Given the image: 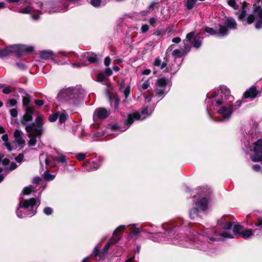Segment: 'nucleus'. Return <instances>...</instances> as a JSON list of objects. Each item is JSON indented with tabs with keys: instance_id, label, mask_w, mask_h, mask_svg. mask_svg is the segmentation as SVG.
<instances>
[{
	"instance_id": "nucleus-62",
	"label": "nucleus",
	"mask_w": 262,
	"mask_h": 262,
	"mask_svg": "<svg viewBox=\"0 0 262 262\" xmlns=\"http://www.w3.org/2000/svg\"><path fill=\"white\" fill-rule=\"evenodd\" d=\"M58 116H50L49 118V120L50 122H54L57 119V117Z\"/></svg>"
},
{
	"instance_id": "nucleus-24",
	"label": "nucleus",
	"mask_w": 262,
	"mask_h": 262,
	"mask_svg": "<svg viewBox=\"0 0 262 262\" xmlns=\"http://www.w3.org/2000/svg\"><path fill=\"white\" fill-rule=\"evenodd\" d=\"M108 98L111 106L117 109L120 102V99L118 95L116 94H109Z\"/></svg>"
},
{
	"instance_id": "nucleus-17",
	"label": "nucleus",
	"mask_w": 262,
	"mask_h": 262,
	"mask_svg": "<svg viewBox=\"0 0 262 262\" xmlns=\"http://www.w3.org/2000/svg\"><path fill=\"white\" fill-rule=\"evenodd\" d=\"M101 163L100 158H95L84 164V168L87 171H91L98 169Z\"/></svg>"
},
{
	"instance_id": "nucleus-4",
	"label": "nucleus",
	"mask_w": 262,
	"mask_h": 262,
	"mask_svg": "<svg viewBox=\"0 0 262 262\" xmlns=\"http://www.w3.org/2000/svg\"><path fill=\"white\" fill-rule=\"evenodd\" d=\"M226 216H223L218 221V225L224 230L219 232H217L216 230L213 231V235L215 236L219 235V237L217 238H206V239L207 240V243L204 242L202 244H200V246H197V248L200 249L201 250L206 251L208 249V244L210 243V242L224 239L226 238H232L234 237L233 235L228 231V230L232 228V223L231 222L227 221L226 220Z\"/></svg>"
},
{
	"instance_id": "nucleus-21",
	"label": "nucleus",
	"mask_w": 262,
	"mask_h": 262,
	"mask_svg": "<svg viewBox=\"0 0 262 262\" xmlns=\"http://www.w3.org/2000/svg\"><path fill=\"white\" fill-rule=\"evenodd\" d=\"M67 54L64 52H59L56 55L55 58L58 63L60 64H67L70 61L67 59Z\"/></svg>"
},
{
	"instance_id": "nucleus-28",
	"label": "nucleus",
	"mask_w": 262,
	"mask_h": 262,
	"mask_svg": "<svg viewBox=\"0 0 262 262\" xmlns=\"http://www.w3.org/2000/svg\"><path fill=\"white\" fill-rule=\"evenodd\" d=\"M97 81L99 82H102L103 84L107 85L108 81L107 79L104 75L103 73H99L97 74Z\"/></svg>"
},
{
	"instance_id": "nucleus-2",
	"label": "nucleus",
	"mask_w": 262,
	"mask_h": 262,
	"mask_svg": "<svg viewBox=\"0 0 262 262\" xmlns=\"http://www.w3.org/2000/svg\"><path fill=\"white\" fill-rule=\"evenodd\" d=\"M83 90L76 88H69L61 91L57 96V99L62 102H67L72 106H63L61 111L57 110L51 115H72L78 113L77 106L83 101Z\"/></svg>"
},
{
	"instance_id": "nucleus-7",
	"label": "nucleus",
	"mask_w": 262,
	"mask_h": 262,
	"mask_svg": "<svg viewBox=\"0 0 262 262\" xmlns=\"http://www.w3.org/2000/svg\"><path fill=\"white\" fill-rule=\"evenodd\" d=\"M39 204V201L34 198L20 201L16 211L17 216L19 218H23L26 215H33L36 213V205L38 206Z\"/></svg>"
},
{
	"instance_id": "nucleus-45",
	"label": "nucleus",
	"mask_w": 262,
	"mask_h": 262,
	"mask_svg": "<svg viewBox=\"0 0 262 262\" xmlns=\"http://www.w3.org/2000/svg\"><path fill=\"white\" fill-rule=\"evenodd\" d=\"M12 91V88L11 86H7L3 89V92L5 94H9L11 93Z\"/></svg>"
},
{
	"instance_id": "nucleus-38",
	"label": "nucleus",
	"mask_w": 262,
	"mask_h": 262,
	"mask_svg": "<svg viewBox=\"0 0 262 262\" xmlns=\"http://www.w3.org/2000/svg\"><path fill=\"white\" fill-rule=\"evenodd\" d=\"M17 104V101L14 99H11L9 100L7 102V105L8 107H13Z\"/></svg>"
},
{
	"instance_id": "nucleus-37",
	"label": "nucleus",
	"mask_w": 262,
	"mask_h": 262,
	"mask_svg": "<svg viewBox=\"0 0 262 262\" xmlns=\"http://www.w3.org/2000/svg\"><path fill=\"white\" fill-rule=\"evenodd\" d=\"M34 190L33 189V187L31 186H29L28 187H26L24 188L23 189V193L25 195H28L30 194L32 192H33Z\"/></svg>"
},
{
	"instance_id": "nucleus-20",
	"label": "nucleus",
	"mask_w": 262,
	"mask_h": 262,
	"mask_svg": "<svg viewBox=\"0 0 262 262\" xmlns=\"http://www.w3.org/2000/svg\"><path fill=\"white\" fill-rule=\"evenodd\" d=\"M15 140L17 143V146L20 148L25 145V141L24 139V133L19 129H16L14 133Z\"/></svg>"
},
{
	"instance_id": "nucleus-34",
	"label": "nucleus",
	"mask_w": 262,
	"mask_h": 262,
	"mask_svg": "<svg viewBox=\"0 0 262 262\" xmlns=\"http://www.w3.org/2000/svg\"><path fill=\"white\" fill-rule=\"evenodd\" d=\"M227 3L229 6L235 10H237L239 8V6L236 4L235 0H228Z\"/></svg>"
},
{
	"instance_id": "nucleus-32",
	"label": "nucleus",
	"mask_w": 262,
	"mask_h": 262,
	"mask_svg": "<svg viewBox=\"0 0 262 262\" xmlns=\"http://www.w3.org/2000/svg\"><path fill=\"white\" fill-rule=\"evenodd\" d=\"M87 59L90 63L96 62L97 61V55L94 53H92L87 57Z\"/></svg>"
},
{
	"instance_id": "nucleus-1",
	"label": "nucleus",
	"mask_w": 262,
	"mask_h": 262,
	"mask_svg": "<svg viewBox=\"0 0 262 262\" xmlns=\"http://www.w3.org/2000/svg\"><path fill=\"white\" fill-rule=\"evenodd\" d=\"M234 98L230 95V90L225 85L207 95L206 103L208 115L218 113L220 115H232L242 105L239 100L233 103Z\"/></svg>"
},
{
	"instance_id": "nucleus-56",
	"label": "nucleus",
	"mask_w": 262,
	"mask_h": 262,
	"mask_svg": "<svg viewBox=\"0 0 262 262\" xmlns=\"http://www.w3.org/2000/svg\"><path fill=\"white\" fill-rule=\"evenodd\" d=\"M252 169L255 171H259L261 169V167L259 164H255L252 166Z\"/></svg>"
},
{
	"instance_id": "nucleus-55",
	"label": "nucleus",
	"mask_w": 262,
	"mask_h": 262,
	"mask_svg": "<svg viewBox=\"0 0 262 262\" xmlns=\"http://www.w3.org/2000/svg\"><path fill=\"white\" fill-rule=\"evenodd\" d=\"M111 62V60L109 57L107 56L105 58L104 63L106 67H108L110 64Z\"/></svg>"
},
{
	"instance_id": "nucleus-41",
	"label": "nucleus",
	"mask_w": 262,
	"mask_h": 262,
	"mask_svg": "<svg viewBox=\"0 0 262 262\" xmlns=\"http://www.w3.org/2000/svg\"><path fill=\"white\" fill-rule=\"evenodd\" d=\"M125 228V226L124 225H121L119 226L113 232V235L115 236V235L118 233L122 232L123 230H124Z\"/></svg>"
},
{
	"instance_id": "nucleus-58",
	"label": "nucleus",
	"mask_w": 262,
	"mask_h": 262,
	"mask_svg": "<svg viewBox=\"0 0 262 262\" xmlns=\"http://www.w3.org/2000/svg\"><path fill=\"white\" fill-rule=\"evenodd\" d=\"M154 95L153 94H150L148 96H146L145 98V102H149L151 101V99L153 98Z\"/></svg>"
},
{
	"instance_id": "nucleus-44",
	"label": "nucleus",
	"mask_w": 262,
	"mask_h": 262,
	"mask_svg": "<svg viewBox=\"0 0 262 262\" xmlns=\"http://www.w3.org/2000/svg\"><path fill=\"white\" fill-rule=\"evenodd\" d=\"M172 54L173 56L177 57H181L182 56L181 51L178 49L174 50L172 53Z\"/></svg>"
},
{
	"instance_id": "nucleus-30",
	"label": "nucleus",
	"mask_w": 262,
	"mask_h": 262,
	"mask_svg": "<svg viewBox=\"0 0 262 262\" xmlns=\"http://www.w3.org/2000/svg\"><path fill=\"white\" fill-rule=\"evenodd\" d=\"M107 110L105 108L100 107L95 110L93 115H107Z\"/></svg>"
},
{
	"instance_id": "nucleus-33",
	"label": "nucleus",
	"mask_w": 262,
	"mask_h": 262,
	"mask_svg": "<svg viewBox=\"0 0 262 262\" xmlns=\"http://www.w3.org/2000/svg\"><path fill=\"white\" fill-rule=\"evenodd\" d=\"M119 238H116V237H113L111 239V241L110 242V243H108V244H107L104 247V250L105 251V252H106L108 249L109 248L110 245L111 244H115L116 243V242H117L118 241H119Z\"/></svg>"
},
{
	"instance_id": "nucleus-64",
	"label": "nucleus",
	"mask_w": 262,
	"mask_h": 262,
	"mask_svg": "<svg viewBox=\"0 0 262 262\" xmlns=\"http://www.w3.org/2000/svg\"><path fill=\"white\" fill-rule=\"evenodd\" d=\"M105 73L108 76H111L113 74L112 71L110 68H106L105 70Z\"/></svg>"
},
{
	"instance_id": "nucleus-50",
	"label": "nucleus",
	"mask_w": 262,
	"mask_h": 262,
	"mask_svg": "<svg viewBox=\"0 0 262 262\" xmlns=\"http://www.w3.org/2000/svg\"><path fill=\"white\" fill-rule=\"evenodd\" d=\"M16 65L17 67L21 70H25L26 69V66L22 62H17Z\"/></svg>"
},
{
	"instance_id": "nucleus-63",
	"label": "nucleus",
	"mask_w": 262,
	"mask_h": 262,
	"mask_svg": "<svg viewBox=\"0 0 262 262\" xmlns=\"http://www.w3.org/2000/svg\"><path fill=\"white\" fill-rule=\"evenodd\" d=\"M181 41V39L179 37H174L172 39V41L175 43H178Z\"/></svg>"
},
{
	"instance_id": "nucleus-51",
	"label": "nucleus",
	"mask_w": 262,
	"mask_h": 262,
	"mask_svg": "<svg viewBox=\"0 0 262 262\" xmlns=\"http://www.w3.org/2000/svg\"><path fill=\"white\" fill-rule=\"evenodd\" d=\"M161 63V60L159 57H157L154 62V65L156 67H160Z\"/></svg>"
},
{
	"instance_id": "nucleus-48",
	"label": "nucleus",
	"mask_w": 262,
	"mask_h": 262,
	"mask_svg": "<svg viewBox=\"0 0 262 262\" xmlns=\"http://www.w3.org/2000/svg\"><path fill=\"white\" fill-rule=\"evenodd\" d=\"M76 157L79 161H82L85 158L86 155L83 153H79L77 154Z\"/></svg>"
},
{
	"instance_id": "nucleus-10",
	"label": "nucleus",
	"mask_w": 262,
	"mask_h": 262,
	"mask_svg": "<svg viewBox=\"0 0 262 262\" xmlns=\"http://www.w3.org/2000/svg\"><path fill=\"white\" fill-rule=\"evenodd\" d=\"M145 116H128L127 121L124 123L123 126L119 125L117 124H110L109 126L113 131L119 133L126 130L134 121L143 120L145 119Z\"/></svg>"
},
{
	"instance_id": "nucleus-60",
	"label": "nucleus",
	"mask_w": 262,
	"mask_h": 262,
	"mask_svg": "<svg viewBox=\"0 0 262 262\" xmlns=\"http://www.w3.org/2000/svg\"><path fill=\"white\" fill-rule=\"evenodd\" d=\"M125 81L124 80H121L120 84H119V90L120 91L124 89L125 88Z\"/></svg>"
},
{
	"instance_id": "nucleus-15",
	"label": "nucleus",
	"mask_w": 262,
	"mask_h": 262,
	"mask_svg": "<svg viewBox=\"0 0 262 262\" xmlns=\"http://www.w3.org/2000/svg\"><path fill=\"white\" fill-rule=\"evenodd\" d=\"M22 101L23 106L26 107V115H32L35 112V107L31 101L30 96L25 94L22 96Z\"/></svg>"
},
{
	"instance_id": "nucleus-39",
	"label": "nucleus",
	"mask_w": 262,
	"mask_h": 262,
	"mask_svg": "<svg viewBox=\"0 0 262 262\" xmlns=\"http://www.w3.org/2000/svg\"><path fill=\"white\" fill-rule=\"evenodd\" d=\"M152 113V109L151 108H149L148 107L144 108L141 112V115H150Z\"/></svg>"
},
{
	"instance_id": "nucleus-36",
	"label": "nucleus",
	"mask_w": 262,
	"mask_h": 262,
	"mask_svg": "<svg viewBox=\"0 0 262 262\" xmlns=\"http://www.w3.org/2000/svg\"><path fill=\"white\" fill-rule=\"evenodd\" d=\"M45 102L44 100H38V99L35 100H34L35 109L36 108V107L39 108V107L42 106L45 104Z\"/></svg>"
},
{
	"instance_id": "nucleus-12",
	"label": "nucleus",
	"mask_w": 262,
	"mask_h": 262,
	"mask_svg": "<svg viewBox=\"0 0 262 262\" xmlns=\"http://www.w3.org/2000/svg\"><path fill=\"white\" fill-rule=\"evenodd\" d=\"M258 232L256 234L259 235V231L257 230H252L250 229H244V227L241 225H235L233 226V232L234 234L237 235H241L244 238L247 239L251 237L255 232Z\"/></svg>"
},
{
	"instance_id": "nucleus-18",
	"label": "nucleus",
	"mask_w": 262,
	"mask_h": 262,
	"mask_svg": "<svg viewBox=\"0 0 262 262\" xmlns=\"http://www.w3.org/2000/svg\"><path fill=\"white\" fill-rule=\"evenodd\" d=\"M16 56L18 57H21L26 53H31L33 51L34 47L32 46H27L24 45H16Z\"/></svg>"
},
{
	"instance_id": "nucleus-52",
	"label": "nucleus",
	"mask_w": 262,
	"mask_h": 262,
	"mask_svg": "<svg viewBox=\"0 0 262 262\" xmlns=\"http://www.w3.org/2000/svg\"><path fill=\"white\" fill-rule=\"evenodd\" d=\"M149 29L148 26L147 25H143L141 27V32L142 33L146 32Z\"/></svg>"
},
{
	"instance_id": "nucleus-35",
	"label": "nucleus",
	"mask_w": 262,
	"mask_h": 262,
	"mask_svg": "<svg viewBox=\"0 0 262 262\" xmlns=\"http://www.w3.org/2000/svg\"><path fill=\"white\" fill-rule=\"evenodd\" d=\"M45 179L48 181H51L54 179L55 176L54 175L50 174L48 170H47L43 174Z\"/></svg>"
},
{
	"instance_id": "nucleus-3",
	"label": "nucleus",
	"mask_w": 262,
	"mask_h": 262,
	"mask_svg": "<svg viewBox=\"0 0 262 262\" xmlns=\"http://www.w3.org/2000/svg\"><path fill=\"white\" fill-rule=\"evenodd\" d=\"M23 116L21 119V123L26 126V130L28 133L29 140L28 144L30 146H34L37 142L36 139L39 138L42 133V119L41 116Z\"/></svg>"
},
{
	"instance_id": "nucleus-23",
	"label": "nucleus",
	"mask_w": 262,
	"mask_h": 262,
	"mask_svg": "<svg viewBox=\"0 0 262 262\" xmlns=\"http://www.w3.org/2000/svg\"><path fill=\"white\" fill-rule=\"evenodd\" d=\"M254 11L257 17L259 19L255 24V28L259 29L262 28V8L257 7L255 9Z\"/></svg>"
},
{
	"instance_id": "nucleus-25",
	"label": "nucleus",
	"mask_w": 262,
	"mask_h": 262,
	"mask_svg": "<svg viewBox=\"0 0 262 262\" xmlns=\"http://www.w3.org/2000/svg\"><path fill=\"white\" fill-rule=\"evenodd\" d=\"M247 4L244 3L242 6V10L241 11L236 13V14L238 15L239 20L242 21L245 20V17L247 14Z\"/></svg>"
},
{
	"instance_id": "nucleus-47",
	"label": "nucleus",
	"mask_w": 262,
	"mask_h": 262,
	"mask_svg": "<svg viewBox=\"0 0 262 262\" xmlns=\"http://www.w3.org/2000/svg\"><path fill=\"white\" fill-rule=\"evenodd\" d=\"M43 212L47 215H50L52 213V209L50 207H47L43 209Z\"/></svg>"
},
{
	"instance_id": "nucleus-40",
	"label": "nucleus",
	"mask_w": 262,
	"mask_h": 262,
	"mask_svg": "<svg viewBox=\"0 0 262 262\" xmlns=\"http://www.w3.org/2000/svg\"><path fill=\"white\" fill-rule=\"evenodd\" d=\"M255 19V15L253 14H250L247 18V23L248 24H251L253 23Z\"/></svg>"
},
{
	"instance_id": "nucleus-8",
	"label": "nucleus",
	"mask_w": 262,
	"mask_h": 262,
	"mask_svg": "<svg viewBox=\"0 0 262 262\" xmlns=\"http://www.w3.org/2000/svg\"><path fill=\"white\" fill-rule=\"evenodd\" d=\"M45 3L43 4L40 2H33L30 5L26 7H21L18 12L21 13H28L32 11L37 12V14L31 15L32 18L34 20H37L39 15L42 13L47 12L48 8L45 6Z\"/></svg>"
},
{
	"instance_id": "nucleus-9",
	"label": "nucleus",
	"mask_w": 262,
	"mask_h": 262,
	"mask_svg": "<svg viewBox=\"0 0 262 262\" xmlns=\"http://www.w3.org/2000/svg\"><path fill=\"white\" fill-rule=\"evenodd\" d=\"M45 6L48 8V13L49 14L63 12L69 9V4L66 3V0L46 2Z\"/></svg>"
},
{
	"instance_id": "nucleus-14",
	"label": "nucleus",
	"mask_w": 262,
	"mask_h": 262,
	"mask_svg": "<svg viewBox=\"0 0 262 262\" xmlns=\"http://www.w3.org/2000/svg\"><path fill=\"white\" fill-rule=\"evenodd\" d=\"M253 151L254 155L251 157L253 162H259L262 160V139L253 143Z\"/></svg>"
},
{
	"instance_id": "nucleus-11",
	"label": "nucleus",
	"mask_w": 262,
	"mask_h": 262,
	"mask_svg": "<svg viewBox=\"0 0 262 262\" xmlns=\"http://www.w3.org/2000/svg\"><path fill=\"white\" fill-rule=\"evenodd\" d=\"M167 82L168 79L164 77L158 79L155 95L158 101L161 100L169 91L170 88L167 87Z\"/></svg>"
},
{
	"instance_id": "nucleus-19",
	"label": "nucleus",
	"mask_w": 262,
	"mask_h": 262,
	"mask_svg": "<svg viewBox=\"0 0 262 262\" xmlns=\"http://www.w3.org/2000/svg\"><path fill=\"white\" fill-rule=\"evenodd\" d=\"M16 45H12L0 50V58L9 56L13 53L16 55Z\"/></svg>"
},
{
	"instance_id": "nucleus-49",
	"label": "nucleus",
	"mask_w": 262,
	"mask_h": 262,
	"mask_svg": "<svg viewBox=\"0 0 262 262\" xmlns=\"http://www.w3.org/2000/svg\"><path fill=\"white\" fill-rule=\"evenodd\" d=\"M255 226L262 229V218H258L257 222L255 223Z\"/></svg>"
},
{
	"instance_id": "nucleus-22",
	"label": "nucleus",
	"mask_w": 262,
	"mask_h": 262,
	"mask_svg": "<svg viewBox=\"0 0 262 262\" xmlns=\"http://www.w3.org/2000/svg\"><path fill=\"white\" fill-rule=\"evenodd\" d=\"M258 91L256 88L254 86H252L244 93V96L245 98L253 99L256 97Z\"/></svg>"
},
{
	"instance_id": "nucleus-13",
	"label": "nucleus",
	"mask_w": 262,
	"mask_h": 262,
	"mask_svg": "<svg viewBox=\"0 0 262 262\" xmlns=\"http://www.w3.org/2000/svg\"><path fill=\"white\" fill-rule=\"evenodd\" d=\"M56 161L60 163H64L66 162V157L62 155L59 156L58 157H48L46 155L40 154L39 156V160L41 164L42 162H45L46 165L49 166L51 167L55 166V164L52 162L51 160Z\"/></svg>"
},
{
	"instance_id": "nucleus-31",
	"label": "nucleus",
	"mask_w": 262,
	"mask_h": 262,
	"mask_svg": "<svg viewBox=\"0 0 262 262\" xmlns=\"http://www.w3.org/2000/svg\"><path fill=\"white\" fill-rule=\"evenodd\" d=\"M123 94V96L125 99H127L130 92V86L128 85L124 89L121 91Z\"/></svg>"
},
{
	"instance_id": "nucleus-61",
	"label": "nucleus",
	"mask_w": 262,
	"mask_h": 262,
	"mask_svg": "<svg viewBox=\"0 0 262 262\" xmlns=\"http://www.w3.org/2000/svg\"><path fill=\"white\" fill-rule=\"evenodd\" d=\"M9 3H13L16 4H21L23 3V0H7Z\"/></svg>"
},
{
	"instance_id": "nucleus-29",
	"label": "nucleus",
	"mask_w": 262,
	"mask_h": 262,
	"mask_svg": "<svg viewBox=\"0 0 262 262\" xmlns=\"http://www.w3.org/2000/svg\"><path fill=\"white\" fill-rule=\"evenodd\" d=\"M2 139L4 141V145L9 151H11L12 149L11 144L8 142V136L7 134H4L2 137Z\"/></svg>"
},
{
	"instance_id": "nucleus-54",
	"label": "nucleus",
	"mask_w": 262,
	"mask_h": 262,
	"mask_svg": "<svg viewBox=\"0 0 262 262\" xmlns=\"http://www.w3.org/2000/svg\"><path fill=\"white\" fill-rule=\"evenodd\" d=\"M59 122L60 124L64 123L67 120V116H59Z\"/></svg>"
},
{
	"instance_id": "nucleus-59",
	"label": "nucleus",
	"mask_w": 262,
	"mask_h": 262,
	"mask_svg": "<svg viewBox=\"0 0 262 262\" xmlns=\"http://www.w3.org/2000/svg\"><path fill=\"white\" fill-rule=\"evenodd\" d=\"M24 155L23 154H19L18 156L15 157V160L18 162H21L23 159Z\"/></svg>"
},
{
	"instance_id": "nucleus-43",
	"label": "nucleus",
	"mask_w": 262,
	"mask_h": 262,
	"mask_svg": "<svg viewBox=\"0 0 262 262\" xmlns=\"http://www.w3.org/2000/svg\"><path fill=\"white\" fill-rule=\"evenodd\" d=\"M159 7V5L155 3V2H152L148 7V9L149 11L153 10L155 8H158Z\"/></svg>"
},
{
	"instance_id": "nucleus-53",
	"label": "nucleus",
	"mask_w": 262,
	"mask_h": 262,
	"mask_svg": "<svg viewBox=\"0 0 262 262\" xmlns=\"http://www.w3.org/2000/svg\"><path fill=\"white\" fill-rule=\"evenodd\" d=\"M157 18L156 17H151L149 20V23L151 26H155Z\"/></svg>"
},
{
	"instance_id": "nucleus-46",
	"label": "nucleus",
	"mask_w": 262,
	"mask_h": 262,
	"mask_svg": "<svg viewBox=\"0 0 262 262\" xmlns=\"http://www.w3.org/2000/svg\"><path fill=\"white\" fill-rule=\"evenodd\" d=\"M140 233V230L138 228H134L130 232V235H137Z\"/></svg>"
},
{
	"instance_id": "nucleus-27",
	"label": "nucleus",
	"mask_w": 262,
	"mask_h": 262,
	"mask_svg": "<svg viewBox=\"0 0 262 262\" xmlns=\"http://www.w3.org/2000/svg\"><path fill=\"white\" fill-rule=\"evenodd\" d=\"M215 122H225L229 120L230 116H209Z\"/></svg>"
},
{
	"instance_id": "nucleus-57",
	"label": "nucleus",
	"mask_w": 262,
	"mask_h": 262,
	"mask_svg": "<svg viewBox=\"0 0 262 262\" xmlns=\"http://www.w3.org/2000/svg\"><path fill=\"white\" fill-rule=\"evenodd\" d=\"M149 86V82L148 81H146L145 82H144L142 85V88L143 89V90H146L147 89Z\"/></svg>"
},
{
	"instance_id": "nucleus-5",
	"label": "nucleus",
	"mask_w": 262,
	"mask_h": 262,
	"mask_svg": "<svg viewBox=\"0 0 262 262\" xmlns=\"http://www.w3.org/2000/svg\"><path fill=\"white\" fill-rule=\"evenodd\" d=\"M211 192L210 189L208 188H201L199 189V195L200 198L198 199L195 203L196 207L192 209L189 211L190 217L192 219H199V210L204 211L207 209L208 200L207 196H208Z\"/></svg>"
},
{
	"instance_id": "nucleus-16",
	"label": "nucleus",
	"mask_w": 262,
	"mask_h": 262,
	"mask_svg": "<svg viewBox=\"0 0 262 262\" xmlns=\"http://www.w3.org/2000/svg\"><path fill=\"white\" fill-rule=\"evenodd\" d=\"M186 39L189 42L193 43V46L195 49H199L201 46L202 39H197L194 32L188 33L186 36Z\"/></svg>"
},
{
	"instance_id": "nucleus-6",
	"label": "nucleus",
	"mask_w": 262,
	"mask_h": 262,
	"mask_svg": "<svg viewBox=\"0 0 262 262\" xmlns=\"http://www.w3.org/2000/svg\"><path fill=\"white\" fill-rule=\"evenodd\" d=\"M223 20V24L219 25L218 32L214 29L208 27L205 28V31L211 35H217L223 37L229 34V30L236 29L237 23L233 18L225 17Z\"/></svg>"
},
{
	"instance_id": "nucleus-26",
	"label": "nucleus",
	"mask_w": 262,
	"mask_h": 262,
	"mask_svg": "<svg viewBox=\"0 0 262 262\" xmlns=\"http://www.w3.org/2000/svg\"><path fill=\"white\" fill-rule=\"evenodd\" d=\"M53 55V52L51 50H43L40 53V58L46 60L52 58Z\"/></svg>"
},
{
	"instance_id": "nucleus-42",
	"label": "nucleus",
	"mask_w": 262,
	"mask_h": 262,
	"mask_svg": "<svg viewBox=\"0 0 262 262\" xmlns=\"http://www.w3.org/2000/svg\"><path fill=\"white\" fill-rule=\"evenodd\" d=\"M90 3L94 7H98L100 6L101 1L100 0H91Z\"/></svg>"
}]
</instances>
